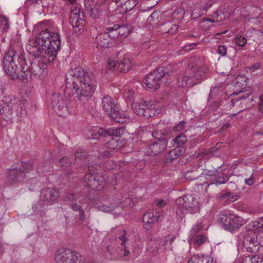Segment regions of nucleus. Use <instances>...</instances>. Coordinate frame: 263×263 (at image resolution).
<instances>
[{
    "label": "nucleus",
    "mask_w": 263,
    "mask_h": 263,
    "mask_svg": "<svg viewBox=\"0 0 263 263\" xmlns=\"http://www.w3.org/2000/svg\"><path fill=\"white\" fill-rule=\"evenodd\" d=\"M40 29L34 39L26 45L28 53L34 56L33 62H28L21 49H10L3 60L5 72L12 80L28 81L32 76L41 79L47 73V64L53 62L60 49L61 41L57 26L50 21L39 23Z\"/></svg>",
    "instance_id": "1"
},
{
    "label": "nucleus",
    "mask_w": 263,
    "mask_h": 263,
    "mask_svg": "<svg viewBox=\"0 0 263 263\" xmlns=\"http://www.w3.org/2000/svg\"><path fill=\"white\" fill-rule=\"evenodd\" d=\"M70 206L73 211L79 213L83 209L77 203H70Z\"/></svg>",
    "instance_id": "51"
},
{
    "label": "nucleus",
    "mask_w": 263,
    "mask_h": 263,
    "mask_svg": "<svg viewBox=\"0 0 263 263\" xmlns=\"http://www.w3.org/2000/svg\"><path fill=\"white\" fill-rule=\"evenodd\" d=\"M59 196V192L55 189L45 187L41 190L40 198L45 204L50 205L56 201Z\"/></svg>",
    "instance_id": "17"
},
{
    "label": "nucleus",
    "mask_w": 263,
    "mask_h": 263,
    "mask_svg": "<svg viewBox=\"0 0 263 263\" xmlns=\"http://www.w3.org/2000/svg\"><path fill=\"white\" fill-rule=\"evenodd\" d=\"M173 141L177 147H182L181 146L187 141V139L184 134H181L174 139Z\"/></svg>",
    "instance_id": "32"
},
{
    "label": "nucleus",
    "mask_w": 263,
    "mask_h": 263,
    "mask_svg": "<svg viewBox=\"0 0 263 263\" xmlns=\"http://www.w3.org/2000/svg\"><path fill=\"white\" fill-rule=\"evenodd\" d=\"M258 221H259V224H260L261 229H263V217L259 218L258 219Z\"/></svg>",
    "instance_id": "60"
},
{
    "label": "nucleus",
    "mask_w": 263,
    "mask_h": 263,
    "mask_svg": "<svg viewBox=\"0 0 263 263\" xmlns=\"http://www.w3.org/2000/svg\"><path fill=\"white\" fill-rule=\"evenodd\" d=\"M9 28V24L7 18L4 16L0 15V32H6Z\"/></svg>",
    "instance_id": "33"
},
{
    "label": "nucleus",
    "mask_w": 263,
    "mask_h": 263,
    "mask_svg": "<svg viewBox=\"0 0 263 263\" xmlns=\"http://www.w3.org/2000/svg\"><path fill=\"white\" fill-rule=\"evenodd\" d=\"M76 196L73 194L65 193L63 197V199L65 201H70L74 200Z\"/></svg>",
    "instance_id": "44"
},
{
    "label": "nucleus",
    "mask_w": 263,
    "mask_h": 263,
    "mask_svg": "<svg viewBox=\"0 0 263 263\" xmlns=\"http://www.w3.org/2000/svg\"><path fill=\"white\" fill-rule=\"evenodd\" d=\"M74 156L76 159L77 158H79L80 159H87L88 155L86 152H77L75 153Z\"/></svg>",
    "instance_id": "45"
},
{
    "label": "nucleus",
    "mask_w": 263,
    "mask_h": 263,
    "mask_svg": "<svg viewBox=\"0 0 263 263\" xmlns=\"http://www.w3.org/2000/svg\"><path fill=\"white\" fill-rule=\"evenodd\" d=\"M159 218V215L155 214L153 212H147L143 216V222L144 224V228L149 230L152 224L156 222Z\"/></svg>",
    "instance_id": "22"
},
{
    "label": "nucleus",
    "mask_w": 263,
    "mask_h": 263,
    "mask_svg": "<svg viewBox=\"0 0 263 263\" xmlns=\"http://www.w3.org/2000/svg\"><path fill=\"white\" fill-rule=\"evenodd\" d=\"M243 92V91L242 89H240L239 92H237L236 91H235L233 92V95H238V94Z\"/></svg>",
    "instance_id": "63"
},
{
    "label": "nucleus",
    "mask_w": 263,
    "mask_h": 263,
    "mask_svg": "<svg viewBox=\"0 0 263 263\" xmlns=\"http://www.w3.org/2000/svg\"><path fill=\"white\" fill-rule=\"evenodd\" d=\"M168 242V239L162 240H151L147 248L148 251L155 255L162 248H164Z\"/></svg>",
    "instance_id": "21"
},
{
    "label": "nucleus",
    "mask_w": 263,
    "mask_h": 263,
    "mask_svg": "<svg viewBox=\"0 0 263 263\" xmlns=\"http://www.w3.org/2000/svg\"><path fill=\"white\" fill-rule=\"evenodd\" d=\"M119 139L112 138L108 142H107V147L112 149H118L120 146L119 144Z\"/></svg>",
    "instance_id": "34"
},
{
    "label": "nucleus",
    "mask_w": 263,
    "mask_h": 263,
    "mask_svg": "<svg viewBox=\"0 0 263 263\" xmlns=\"http://www.w3.org/2000/svg\"><path fill=\"white\" fill-rule=\"evenodd\" d=\"M124 132V129L122 128H110L108 129L106 133L111 136H114L113 138L119 139Z\"/></svg>",
    "instance_id": "30"
},
{
    "label": "nucleus",
    "mask_w": 263,
    "mask_h": 263,
    "mask_svg": "<svg viewBox=\"0 0 263 263\" xmlns=\"http://www.w3.org/2000/svg\"><path fill=\"white\" fill-rule=\"evenodd\" d=\"M222 12H221V11H216L214 12L213 17H214L215 19V20H217V22H220L223 18V17L222 16Z\"/></svg>",
    "instance_id": "47"
},
{
    "label": "nucleus",
    "mask_w": 263,
    "mask_h": 263,
    "mask_svg": "<svg viewBox=\"0 0 263 263\" xmlns=\"http://www.w3.org/2000/svg\"><path fill=\"white\" fill-rule=\"evenodd\" d=\"M134 91L132 90H128L127 92H125L124 96L128 101H132L134 96Z\"/></svg>",
    "instance_id": "52"
},
{
    "label": "nucleus",
    "mask_w": 263,
    "mask_h": 263,
    "mask_svg": "<svg viewBox=\"0 0 263 263\" xmlns=\"http://www.w3.org/2000/svg\"><path fill=\"white\" fill-rule=\"evenodd\" d=\"M227 48L225 45H221L218 46L217 52L221 56H225L227 54Z\"/></svg>",
    "instance_id": "48"
},
{
    "label": "nucleus",
    "mask_w": 263,
    "mask_h": 263,
    "mask_svg": "<svg viewBox=\"0 0 263 263\" xmlns=\"http://www.w3.org/2000/svg\"><path fill=\"white\" fill-rule=\"evenodd\" d=\"M178 26L171 23H166L161 27V31L163 33H167L169 35L174 34L178 30Z\"/></svg>",
    "instance_id": "26"
},
{
    "label": "nucleus",
    "mask_w": 263,
    "mask_h": 263,
    "mask_svg": "<svg viewBox=\"0 0 263 263\" xmlns=\"http://www.w3.org/2000/svg\"><path fill=\"white\" fill-rule=\"evenodd\" d=\"M228 180V178L226 175H221L220 176H216L212 180L210 184H221L226 183Z\"/></svg>",
    "instance_id": "31"
},
{
    "label": "nucleus",
    "mask_w": 263,
    "mask_h": 263,
    "mask_svg": "<svg viewBox=\"0 0 263 263\" xmlns=\"http://www.w3.org/2000/svg\"><path fill=\"white\" fill-rule=\"evenodd\" d=\"M247 40L246 37H242L240 35H237L235 39V43L240 47H243L247 44Z\"/></svg>",
    "instance_id": "36"
},
{
    "label": "nucleus",
    "mask_w": 263,
    "mask_h": 263,
    "mask_svg": "<svg viewBox=\"0 0 263 263\" xmlns=\"http://www.w3.org/2000/svg\"><path fill=\"white\" fill-rule=\"evenodd\" d=\"M165 76L162 68L155 70L149 73L143 80L145 86L153 90H156L160 87L162 80Z\"/></svg>",
    "instance_id": "8"
},
{
    "label": "nucleus",
    "mask_w": 263,
    "mask_h": 263,
    "mask_svg": "<svg viewBox=\"0 0 263 263\" xmlns=\"http://www.w3.org/2000/svg\"><path fill=\"white\" fill-rule=\"evenodd\" d=\"M248 226L249 227L253 229H261L258 219L251 221Z\"/></svg>",
    "instance_id": "49"
},
{
    "label": "nucleus",
    "mask_w": 263,
    "mask_h": 263,
    "mask_svg": "<svg viewBox=\"0 0 263 263\" xmlns=\"http://www.w3.org/2000/svg\"><path fill=\"white\" fill-rule=\"evenodd\" d=\"M102 108L104 111L108 115L109 117L112 114H115V111L118 106L115 104L112 99L108 96L104 97L102 101Z\"/></svg>",
    "instance_id": "20"
},
{
    "label": "nucleus",
    "mask_w": 263,
    "mask_h": 263,
    "mask_svg": "<svg viewBox=\"0 0 263 263\" xmlns=\"http://www.w3.org/2000/svg\"><path fill=\"white\" fill-rule=\"evenodd\" d=\"M106 30L109 32H112L113 31H118V32L114 35H117L118 34L121 37H126L131 32L132 27L130 25L127 24H124L122 25L116 24L113 27L106 28Z\"/></svg>",
    "instance_id": "19"
},
{
    "label": "nucleus",
    "mask_w": 263,
    "mask_h": 263,
    "mask_svg": "<svg viewBox=\"0 0 263 263\" xmlns=\"http://www.w3.org/2000/svg\"><path fill=\"white\" fill-rule=\"evenodd\" d=\"M51 104L57 114L61 117H66L69 114L67 100L59 93H54L51 98Z\"/></svg>",
    "instance_id": "10"
},
{
    "label": "nucleus",
    "mask_w": 263,
    "mask_h": 263,
    "mask_svg": "<svg viewBox=\"0 0 263 263\" xmlns=\"http://www.w3.org/2000/svg\"><path fill=\"white\" fill-rule=\"evenodd\" d=\"M242 263H263V258L258 255H248L242 260Z\"/></svg>",
    "instance_id": "28"
},
{
    "label": "nucleus",
    "mask_w": 263,
    "mask_h": 263,
    "mask_svg": "<svg viewBox=\"0 0 263 263\" xmlns=\"http://www.w3.org/2000/svg\"><path fill=\"white\" fill-rule=\"evenodd\" d=\"M155 205L157 207L159 208H163L166 204V202L165 201L162 200V199H158L155 201Z\"/></svg>",
    "instance_id": "50"
},
{
    "label": "nucleus",
    "mask_w": 263,
    "mask_h": 263,
    "mask_svg": "<svg viewBox=\"0 0 263 263\" xmlns=\"http://www.w3.org/2000/svg\"><path fill=\"white\" fill-rule=\"evenodd\" d=\"M26 100L18 101L13 96H5L0 100V115L4 119L10 117L13 112L17 116L27 115Z\"/></svg>",
    "instance_id": "4"
},
{
    "label": "nucleus",
    "mask_w": 263,
    "mask_h": 263,
    "mask_svg": "<svg viewBox=\"0 0 263 263\" xmlns=\"http://www.w3.org/2000/svg\"><path fill=\"white\" fill-rule=\"evenodd\" d=\"M209 151H205L202 154H201L202 157H203V156L208 155L209 154Z\"/></svg>",
    "instance_id": "64"
},
{
    "label": "nucleus",
    "mask_w": 263,
    "mask_h": 263,
    "mask_svg": "<svg viewBox=\"0 0 263 263\" xmlns=\"http://www.w3.org/2000/svg\"><path fill=\"white\" fill-rule=\"evenodd\" d=\"M243 241L244 243L248 246L247 248L248 251L255 252L259 250V242L258 241L257 236L255 234L246 235Z\"/></svg>",
    "instance_id": "18"
},
{
    "label": "nucleus",
    "mask_w": 263,
    "mask_h": 263,
    "mask_svg": "<svg viewBox=\"0 0 263 263\" xmlns=\"http://www.w3.org/2000/svg\"><path fill=\"white\" fill-rule=\"evenodd\" d=\"M187 263H200L199 256H193L191 257Z\"/></svg>",
    "instance_id": "56"
},
{
    "label": "nucleus",
    "mask_w": 263,
    "mask_h": 263,
    "mask_svg": "<svg viewBox=\"0 0 263 263\" xmlns=\"http://www.w3.org/2000/svg\"><path fill=\"white\" fill-rule=\"evenodd\" d=\"M103 133H104V130L103 129L99 128L98 133V135H99V136L103 135Z\"/></svg>",
    "instance_id": "61"
},
{
    "label": "nucleus",
    "mask_w": 263,
    "mask_h": 263,
    "mask_svg": "<svg viewBox=\"0 0 263 263\" xmlns=\"http://www.w3.org/2000/svg\"><path fill=\"white\" fill-rule=\"evenodd\" d=\"M202 229V227L199 224H195L191 230V234L192 236L195 235L199 231Z\"/></svg>",
    "instance_id": "46"
},
{
    "label": "nucleus",
    "mask_w": 263,
    "mask_h": 263,
    "mask_svg": "<svg viewBox=\"0 0 263 263\" xmlns=\"http://www.w3.org/2000/svg\"><path fill=\"white\" fill-rule=\"evenodd\" d=\"M201 8H196L193 9L191 16L193 19H197L204 14Z\"/></svg>",
    "instance_id": "38"
},
{
    "label": "nucleus",
    "mask_w": 263,
    "mask_h": 263,
    "mask_svg": "<svg viewBox=\"0 0 263 263\" xmlns=\"http://www.w3.org/2000/svg\"><path fill=\"white\" fill-rule=\"evenodd\" d=\"M261 66L260 63H255L247 68V72H254L259 69Z\"/></svg>",
    "instance_id": "42"
},
{
    "label": "nucleus",
    "mask_w": 263,
    "mask_h": 263,
    "mask_svg": "<svg viewBox=\"0 0 263 263\" xmlns=\"http://www.w3.org/2000/svg\"><path fill=\"white\" fill-rule=\"evenodd\" d=\"M135 110L138 116L145 117H152L159 113L157 112V106L155 101L147 102L142 100L135 106Z\"/></svg>",
    "instance_id": "11"
},
{
    "label": "nucleus",
    "mask_w": 263,
    "mask_h": 263,
    "mask_svg": "<svg viewBox=\"0 0 263 263\" xmlns=\"http://www.w3.org/2000/svg\"><path fill=\"white\" fill-rule=\"evenodd\" d=\"M32 169L31 165L26 162L17 164L9 170L7 176V181L9 184H12L17 181H21L26 177V173Z\"/></svg>",
    "instance_id": "7"
},
{
    "label": "nucleus",
    "mask_w": 263,
    "mask_h": 263,
    "mask_svg": "<svg viewBox=\"0 0 263 263\" xmlns=\"http://www.w3.org/2000/svg\"><path fill=\"white\" fill-rule=\"evenodd\" d=\"M79 216V219L80 220H84V219H85V218H86L85 214L84 211L83 209L81 211H80Z\"/></svg>",
    "instance_id": "58"
},
{
    "label": "nucleus",
    "mask_w": 263,
    "mask_h": 263,
    "mask_svg": "<svg viewBox=\"0 0 263 263\" xmlns=\"http://www.w3.org/2000/svg\"><path fill=\"white\" fill-rule=\"evenodd\" d=\"M45 205L47 204H45L44 201H42V200L40 199V200L33 206L32 208L35 212H39L42 211L43 210Z\"/></svg>",
    "instance_id": "39"
},
{
    "label": "nucleus",
    "mask_w": 263,
    "mask_h": 263,
    "mask_svg": "<svg viewBox=\"0 0 263 263\" xmlns=\"http://www.w3.org/2000/svg\"><path fill=\"white\" fill-rule=\"evenodd\" d=\"M259 102L258 103V109L260 112L263 113V95L259 97Z\"/></svg>",
    "instance_id": "54"
},
{
    "label": "nucleus",
    "mask_w": 263,
    "mask_h": 263,
    "mask_svg": "<svg viewBox=\"0 0 263 263\" xmlns=\"http://www.w3.org/2000/svg\"><path fill=\"white\" fill-rule=\"evenodd\" d=\"M115 112V114H112L110 117L115 122L123 123L129 120V118L127 117L125 113L120 111L118 107Z\"/></svg>",
    "instance_id": "25"
},
{
    "label": "nucleus",
    "mask_w": 263,
    "mask_h": 263,
    "mask_svg": "<svg viewBox=\"0 0 263 263\" xmlns=\"http://www.w3.org/2000/svg\"><path fill=\"white\" fill-rule=\"evenodd\" d=\"M95 89V82L82 67H76L68 72L65 91L69 95L76 94L80 100L88 99Z\"/></svg>",
    "instance_id": "2"
},
{
    "label": "nucleus",
    "mask_w": 263,
    "mask_h": 263,
    "mask_svg": "<svg viewBox=\"0 0 263 263\" xmlns=\"http://www.w3.org/2000/svg\"><path fill=\"white\" fill-rule=\"evenodd\" d=\"M249 93H247L246 94H242L240 95L239 96L232 99L231 101V106H234L235 104H236L237 102L240 101V105H243L244 104H246V100L249 98Z\"/></svg>",
    "instance_id": "29"
},
{
    "label": "nucleus",
    "mask_w": 263,
    "mask_h": 263,
    "mask_svg": "<svg viewBox=\"0 0 263 263\" xmlns=\"http://www.w3.org/2000/svg\"><path fill=\"white\" fill-rule=\"evenodd\" d=\"M184 124H185V122H184V121L180 122V123L174 127L175 130L176 131L182 130L184 128Z\"/></svg>",
    "instance_id": "55"
},
{
    "label": "nucleus",
    "mask_w": 263,
    "mask_h": 263,
    "mask_svg": "<svg viewBox=\"0 0 263 263\" xmlns=\"http://www.w3.org/2000/svg\"><path fill=\"white\" fill-rule=\"evenodd\" d=\"M96 2L94 0H85V9L88 14L93 18L98 16V11L96 9Z\"/></svg>",
    "instance_id": "23"
},
{
    "label": "nucleus",
    "mask_w": 263,
    "mask_h": 263,
    "mask_svg": "<svg viewBox=\"0 0 263 263\" xmlns=\"http://www.w3.org/2000/svg\"><path fill=\"white\" fill-rule=\"evenodd\" d=\"M132 199L130 198L125 197L124 201L121 202L117 199H111L108 203L98 206L97 209L104 212H111L117 210V213H120L124 206L130 205Z\"/></svg>",
    "instance_id": "12"
},
{
    "label": "nucleus",
    "mask_w": 263,
    "mask_h": 263,
    "mask_svg": "<svg viewBox=\"0 0 263 263\" xmlns=\"http://www.w3.org/2000/svg\"><path fill=\"white\" fill-rule=\"evenodd\" d=\"M218 89L217 88H213L211 90L209 94V96L210 98H212L214 94L217 91Z\"/></svg>",
    "instance_id": "59"
},
{
    "label": "nucleus",
    "mask_w": 263,
    "mask_h": 263,
    "mask_svg": "<svg viewBox=\"0 0 263 263\" xmlns=\"http://www.w3.org/2000/svg\"><path fill=\"white\" fill-rule=\"evenodd\" d=\"M208 73V68L203 62L199 61L186 70L179 80V85L182 87H192L200 83Z\"/></svg>",
    "instance_id": "3"
},
{
    "label": "nucleus",
    "mask_w": 263,
    "mask_h": 263,
    "mask_svg": "<svg viewBox=\"0 0 263 263\" xmlns=\"http://www.w3.org/2000/svg\"><path fill=\"white\" fill-rule=\"evenodd\" d=\"M136 5L134 0H128L125 3V10L126 11L132 10Z\"/></svg>",
    "instance_id": "40"
},
{
    "label": "nucleus",
    "mask_w": 263,
    "mask_h": 263,
    "mask_svg": "<svg viewBox=\"0 0 263 263\" xmlns=\"http://www.w3.org/2000/svg\"><path fill=\"white\" fill-rule=\"evenodd\" d=\"M4 251V248L1 241H0V253H2Z\"/></svg>",
    "instance_id": "62"
},
{
    "label": "nucleus",
    "mask_w": 263,
    "mask_h": 263,
    "mask_svg": "<svg viewBox=\"0 0 263 263\" xmlns=\"http://www.w3.org/2000/svg\"><path fill=\"white\" fill-rule=\"evenodd\" d=\"M200 263H217L216 260L209 256H199Z\"/></svg>",
    "instance_id": "37"
},
{
    "label": "nucleus",
    "mask_w": 263,
    "mask_h": 263,
    "mask_svg": "<svg viewBox=\"0 0 263 263\" xmlns=\"http://www.w3.org/2000/svg\"><path fill=\"white\" fill-rule=\"evenodd\" d=\"M86 185L92 190H101L105 184L104 178L100 174L93 170H89L84 178Z\"/></svg>",
    "instance_id": "9"
},
{
    "label": "nucleus",
    "mask_w": 263,
    "mask_h": 263,
    "mask_svg": "<svg viewBox=\"0 0 263 263\" xmlns=\"http://www.w3.org/2000/svg\"><path fill=\"white\" fill-rule=\"evenodd\" d=\"M198 202L196 197L189 195L176 200V214L179 219L183 218L187 212L193 213L198 210Z\"/></svg>",
    "instance_id": "5"
},
{
    "label": "nucleus",
    "mask_w": 263,
    "mask_h": 263,
    "mask_svg": "<svg viewBox=\"0 0 263 263\" xmlns=\"http://www.w3.org/2000/svg\"><path fill=\"white\" fill-rule=\"evenodd\" d=\"M147 135H148L149 136L153 137L154 138H155L157 140H161V139H164L163 138L161 137V133H159L158 131H155L153 133H145L144 134L143 136L146 137Z\"/></svg>",
    "instance_id": "41"
},
{
    "label": "nucleus",
    "mask_w": 263,
    "mask_h": 263,
    "mask_svg": "<svg viewBox=\"0 0 263 263\" xmlns=\"http://www.w3.org/2000/svg\"><path fill=\"white\" fill-rule=\"evenodd\" d=\"M126 233L125 231H123V235L119 237V239L121 241V244L124 247L123 249H121L119 252V255L121 256H127L130 254L129 251L127 250L125 243L127 241V239L124 236Z\"/></svg>",
    "instance_id": "27"
},
{
    "label": "nucleus",
    "mask_w": 263,
    "mask_h": 263,
    "mask_svg": "<svg viewBox=\"0 0 263 263\" xmlns=\"http://www.w3.org/2000/svg\"><path fill=\"white\" fill-rule=\"evenodd\" d=\"M60 163L63 166H70L72 163L71 161L69 160V158L66 157H63L59 161Z\"/></svg>",
    "instance_id": "43"
},
{
    "label": "nucleus",
    "mask_w": 263,
    "mask_h": 263,
    "mask_svg": "<svg viewBox=\"0 0 263 263\" xmlns=\"http://www.w3.org/2000/svg\"><path fill=\"white\" fill-rule=\"evenodd\" d=\"M206 237L202 234L198 235L194 239V242L196 247L203 244L206 241Z\"/></svg>",
    "instance_id": "35"
},
{
    "label": "nucleus",
    "mask_w": 263,
    "mask_h": 263,
    "mask_svg": "<svg viewBox=\"0 0 263 263\" xmlns=\"http://www.w3.org/2000/svg\"><path fill=\"white\" fill-rule=\"evenodd\" d=\"M83 13L80 8L75 7L70 12V23L72 26L73 31L81 34L84 31L85 21L83 18Z\"/></svg>",
    "instance_id": "13"
},
{
    "label": "nucleus",
    "mask_w": 263,
    "mask_h": 263,
    "mask_svg": "<svg viewBox=\"0 0 263 263\" xmlns=\"http://www.w3.org/2000/svg\"><path fill=\"white\" fill-rule=\"evenodd\" d=\"M245 182L246 184L248 185H252L254 183V178L252 175L248 179H245Z\"/></svg>",
    "instance_id": "57"
},
{
    "label": "nucleus",
    "mask_w": 263,
    "mask_h": 263,
    "mask_svg": "<svg viewBox=\"0 0 263 263\" xmlns=\"http://www.w3.org/2000/svg\"><path fill=\"white\" fill-rule=\"evenodd\" d=\"M109 32L106 30V32L97 35L96 41L99 46L103 48H108L118 45L116 38L112 37Z\"/></svg>",
    "instance_id": "16"
},
{
    "label": "nucleus",
    "mask_w": 263,
    "mask_h": 263,
    "mask_svg": "<svg viewBox=\"0 0 263 263\" xmlns=\"http://www.w3.org/2000/svg\"><path fill=\"white\" fill-rule=\"evenodd\" d=\"M166 147L167 141L165 139L156 140L145 147L144 153L148 156H156L163 152Z\"/></svg>",
    "instance_id": "15"
},
{
    "label": "nucleus",
    "mask_w": 263,
    "mask_h": 263,
    "mask_svg": "<svg viewBox=\"0 0 263 263\" xmlns=\"http://www.w3.org/2000/svg\"><path fill=\"white\" fill-rule=\"evenodd\" d=\"M130 59L127 56H125L122 60L118 62H115L110 59H108L106 68L108 71L118 70L120 72H126L130 69Z\"/></svg>",
    "instance_id": "14"
},
{
    "label": "nucleus",
    "mask_w": 263,
    "mask_h": 263,
    "mask_svg": "<svg viewBox=\"0 0 263 263\" xmlns=\"http://www.w3.org/2000/svg\"><path fill=\"white\" fill-rule=\"evenodd\" d=\"M218 221L225 230L230 232L238 230L246 223L245 219L238 215L226 212L219 213Z\"/></svg>",
    "instance_id": "6"
},
{
    "label": "nucleus",
    "mask_w": 263,
    "mask_h": 263,
    "mask_svg": "<svg viewBox=\"0 0 263 263\" xmlns=\"http://www.w3.org/2000/svg\"><path fill=\"white\" fill-rule=\"evenodd\" d=\"M212 3L211 1H208L201 8L202 11L204 13L205 12L212 6Z\"/></svg>",
    "instance_id": "53"
},
{
    "label": "nucleus",
    "mask_w": 263,
    "mask_h": 263,
    "mask_svg": "<svg viewBox=\"0 0 263 263\" xmlns=\"http://www.w3.org/2000/svg\"><path fill=\"white\" fill-rule=\"evenodd\" d=\"M185 152L184 147H177L172 149L165 156V160L167 162H171L174 160L182 156Z\"/></svg>",
    "instance_id": "24"
}]
</instances>
